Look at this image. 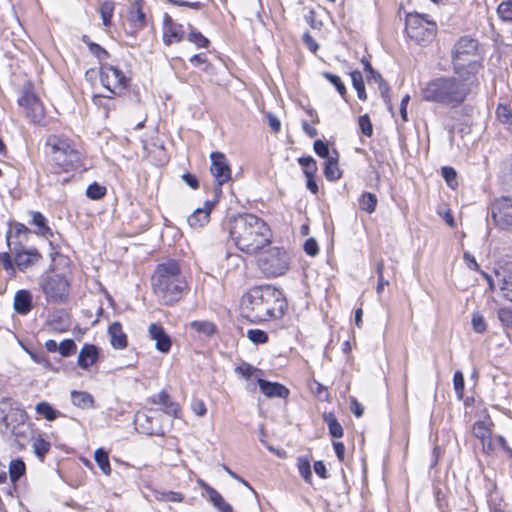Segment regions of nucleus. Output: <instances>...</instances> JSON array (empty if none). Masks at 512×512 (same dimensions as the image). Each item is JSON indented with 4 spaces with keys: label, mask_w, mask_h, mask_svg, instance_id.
<instances>
[{
    "label": "nucleus",
    "mask_w": 512,
    "mask_h": 512,
    "mask_svg": "<svg viewBox=\"0 0 512 512\" xmlns=\"http://www.w3.org/2000/svg\"><path fill=\"white\" fill-rule=\"evenodd\" d=\"M241 309L252 322L279 319L285 313L286 300L282 292L273 286H256L243 295Z\"/></svg>",
    "instance_id": "1"
},
{
    "label": "nucleus",
    "mask_w": 512,
    "mask_h": 512,
    "mask_svg": "<svg viewBox=\"0 0 512 512\" xmlns=\"http://www.w3.org/2000/svg\"><path fill=\"white\" fill-rule=\"evenodd\" d=\"M229 236L236 248L252 255L271 242L269 226L254 214H241L229 222Z\"/></svg>",
    "instance_id": "2"
},
{
    "label": "nucleus",
    "mask_w": 512,
    "mask_h": 512,
    "mask_svg": "<svg viewBox=\"0 0 512 512\" xmlns=\"http://www.w3.org/2000/svg\"><path fill=\"white\" fill-rule=\"evenodd\" d=\"M151 286L158 300L164 305L178 302L188 289L186 277L176 260H167L156 266L151 277Z\"/></svg>",
    "instance_id": "3"
},
{
    "label": "nucleus",
    "mask_w": 512,
    "mask_h": 512,
    "mask_svg": "<svg viewBox=\"0 0 512 512\" xmlns=\"http://www.w3.org/2000/svg\"><path fill=\"white\" fill-rule=\"evenodd\" d=\"M473 83L454 77H437L422 88L421 95L423 100L434 102L446 106L457 107L461 105L471 91Z\"/></svg>",
    "instance_id": "4"
},
{
    "label": "nucleus",
    "mask_w": 512,
    "mask_h": 512,
    "mask_svg": "<svg viewBox=\"0 0 512 512\" xmlns=\"http://www.w3.org/2000/svg\"><path fill=\"white\" fill-rule=\"evenodd\" d=\"M452 63L456 75L474 83L475 76L482 67L478 42L469 37L460 38L453 49Z\"/></svg>",
    "instance_id": "5"
},
{
    "label": "nucleus",
    "mask_w": 512,
    "mask_h": 512,
    "mask_svg": "<svg viewBox=\"0 0 512 512\" xmlns=\"http://www.w3.org/2000/svg\"><path fill=\"white\" fill-rule=\"evenodd\" d=\"M71 273L64 271L61 273L50 269L40 278V289L49 303H65L70 294Z\"/></svg>",
    "instance_id": "6"
},
{
    "label": "nucleus",
    "mask_w": 512,
    "mask_h": 512,
    "mask_svg": "<svg viewBox=\"0 0 512 512\" xmlns=\"http://www.w3.org/2000/svg\"><path fill=\"white\" fill-rule=\"evenodd\" d=\"M405 25L407 36L420 45L432 42L437 33V24L428 15L408 13Z\"/></svg>",
    "instance_id": "7"
},
{
    "label": "nucleus",
    "mask_w": 512,
    "mask_h": 512,
    "mask_svg": "<svg viewBox=\"0 0 512 512\" xmlns=\"http://www.w3.org/2000/svg\"><path fill=\"white\" fill-rule=\"evenodd\" d=\"M46 145L51 149L54 162L63 170L68 171L80 164V153L67 139L51 135L47 138Z\"/></svg>",
    "instance_id": "8"
},
{
    "label": "nucleus",
    "mask_w": 512,
    "mask_h": 512,
    "mask_svg": "<svg viewBox=\"0 0 512 512\" xmlns=\"http://www.w3.org/2000/svg\"><path fill=\"white\" fill-rule=\"evenodd\" d=\"M100 81L109 94L94 96L93 102L96 105H102L103 98L111 99L114 96L121 95L128 85V78L124 73L109 64L102 65L100 69Z\"/></svg>",
    "instance_id": "9"
},
{
    "label": "nucleus",
    "mask_w": 512,
    "mask_h": 512,
    "mask_svg": "<svg viewBox=\"0 0 512 512\" xmlns=\"http://www.w3.org/2000/svg\"><path fill=\"white\" fill-rule=\"evenodd\" d=\"M0 417H2L3 423L11 434L26 438L30 429L27 424V414L23 409L14 407L9 399L2 400L0 403Z\"/></svg>",
    "instance_id": "10"
},
{
    "label": "nucleus",
    "mask_w": 512,
    "mask_h": 512,
    "mask_svg": "<svg viewBox=\"0 0 512 512\" xmlns=\"http://www.w3.org/2000/svg\"><path fill=\"white\" fill-rule=\"evenodd\" d=\"M258 266L268 277L280 276L289 267L287 253L278 247H272L259 256Z\"/></svg>",
    "instance_id": "11"
},
{
    "label": "nucleus",
    "mask_w": 512,
    "mask_h": 512,
    "mask_svg": "<svg viewBox=\"0 0 512 512\" xmlns=\"http://www.w3.org/2000/svg\"><path fill=\"white\" fill-rule=\"evenodd\" d=\"M492 218L503 230L512 231V196H502L492 204Z\"/></svg>",
    "instance_id": "12"
},
{
    "label": "nucleus",
    "mask_w": 512,
    "mask_h": 512,
    "mask_svg": "<svg viewBox=\"0 0 512 512\" xmlns=\"http://www.w3.org/2000/svg\"><path fill=\"white\" fill-rule=\"evenodd\" d=\"M12 253L16 268L22 272H26L42 260L41 253L34 247L26 248L23 245H18L13 248Z\"/></svg>",
    "instance_id": "13"
},
{
    "label": "nucleus",
    "mask_w": 512,
    "mask_h": 512,
    "mask_svg": "<svg viewBox=\"0 0 512 512\" xmlns=\"http://www.w3.org/2000/svg\"><path fill=\"white\" fill-rule=\"evenodd\" d=\"M210 171L218 186H222L231 179V169L223 153L213 152L210 155Z\"/></svg>",
    "instance_id": "14"
},
{
    "label": "nucleus",
    "mask_w": 512,
    "mask_h": 512,
    "mask_svg": "<svg viewBox=\"0 0 512 512\" xmlns=\"http://www.w3.org/2000/svg\"><path fill=\"white\" fill-rule=\"evenodd\" d=\"M18 103L25 109L28 118L35 123L41 122L44 117V108L36 95L31 92H25L19 98Z\"/></svg>",
    "instance_id": "15"
},
{
    "label": "nucleus",
    "mask_w": 512,
    "mask_h": 512,
    "mask_svg": "<svg viewBox=\"0 0 512 512\" xmlns=\"http://www.w3.org/2000/svg\"><path fill=\"white\" fill-rule=\"evenodd\" d=\"M198 485L204 490L203 496L219 511L234 512L232 506L225 501L222 495L213 487L201 479L197 480Z\"/></svg>",
    "instance_id": "16"
},
{
    "label": "nucleus",
    "mask_w": 512,
    "mask_h": 512,
    "mask_svg": "<svg viewBox=\"0 0 512 512\" xmlns=\"http://www.w3.org/2000/svg\"><path fill=\"white\" fill-rule=\"evenodd\" d=\"M184 34L183 26L173 22L169 15H165L163 24V42L166 45L179 43L183 40Z\"/></svg>",
    "instance_id": "17"
},
{
    "label": "nucleus",
    "mask_w": 512,
    "mask_h": 512,
    "mask_svg": "<svg viewBox=\"0 0 512 512\" xmlns=\"http://www.w3.org/2000/svg\"><path fill=\"white\" fill-rule=\"evenodd\" d=\"M153 412H137L135 415V423L137 429L144 434H159L160 426L158 421L154 422Z\"/></svg>",
    "instance_id": "18"
},
{
    "label": "nucleus",
    "mask_w": 512,
    "mask_h": 512,
    "mask_svg": "<svg viewBox=\"0 0 512 512\" xmlns=\"http://www.w3.org/2000/svg\"><path fill=\"white\" fill-rule=\"evenodd\" d=\"M149 335L155 341L156 349L162 353L169 352L171 348V339L159 324L152 323L149 326Z\"/></svg>",
    "instance_id": "19"
},
{
    "label": "nucleus",
    "mask_w": 512,
    "mask_h": 512,
    "mask_svg": "<svg viewBox=\"0 0 512 512\" xmlns=\"http://www.w3.org/2000/svg\"><path fill=\"white\" fill-rule=\"evenodd\" d=\"M257 383L261 392L268 398H287L289 395V389L277 382H270L260 377L257 378Z\"/></svg>",
    "instance_id": "20"
},
{
    "label": "nucleus",
    "mask_w": 512,
    "mask_h": 512,
    "mask_svg": "<svg viewBox=\"0 0 512 512\" xmlns=\"http://www.w3.org/2000/svg\"><path fill=\"white\" fill-rule=\"evenodd\" d=\"M213 208V203L206 201L202 208H197L188 218L187 222L190 227L199 229L204 227L210 219V213Z\"/></svg>",
    "instance_id": "21"
},
{
    "label": "nucleus",
    "mask_w": 512,
    "mask_h": 512,
    "mask_svg": "<svg viewBox=\"0 0 512 512\" xmlns=\"http://www.w3.org/2000/svg\"><path fill=\"white\" fill-rule=\"evenodd\" d=\"M495 276L503 297L512 302V270L501 267L495 271Z\"/></svg>",
    "instance_id": "22"
},
{
    "label": "nucleus",
    "mask_w": 512,
    "mask_h": 512,
    "mask_svg": "<svg viewBox=\"0 0 512 512\" xmlns=\"http://www.w3.org/2000/svg\"><path fill=\"white\" fill-rule=\"evenodd\" d=\"M143 0H134L128 10V20L136 29H141L146 25V16L143 11Z\"/></svg>",
    "instance_id": "23"
},
{
    "label": "nucleus",
    "mask_w": 512,
    "mask_h": 512,
    "mask_svg": "<svg viewBox=\"0 0 512 512\" xmlns=\"http://www.w3.org/2000/svg\"><path fill=\"white\" fill-rule=\"evenodd\" d=\"M98 349L92 344H85L78 355L77 364L82 369H88L98 360Z\"/></svg>",
    "instance_id": "24"
},
{
    "label": "nucleus",
    "mask_w": 512,
    "mask_h": 512,
    "mask_svg": "<svg viewBox=\"0 0 512 512\" xmlns=\"http://www.w3.org/2000/svg\"><path fill=\"white\" fill-rule=\"evenodd\" d=\"M13 307L19 314L26 315L32 308V295L28 290H19L16 292L13 301Z\"/></svg>",
    "instance_id": "25"
},
{
    "label": "nucleus",
    "mask_w": 512,
    "mask_h": 512,
    "mask_svg": "<svg viewBox=\"0 0 512 512\" xmlns=\"http://www.w3.org/2000/svg\"><path fill=\"white\" fill-rule=\"evenodd\" d=\"M108 333L111 345L116 349H124L127 346V336L122 330L119 322H114L109 326Z\"/></svg>",
    "instance_id": "26"
},
{
    "label": "nucleus",
    "mask_w": 512,
    "mask_h": 512,
    "mask_svg": "<svg viewBox=\"0 0 512 512\" xmlns=\"http://www.w3.org/2000/svg\"><path fill=\"white\" fill-rule=\"evenodd\" d=\"M491 426L492 422L489 417H484L482 420L476 421L473 425V434L476 438L481 440L483 445H485L486 441L490 443Z\"/></svg>",
    "instance_id": "27"
},
{
    "label": "nucleus",
    "mask_w": 512,
    "mask_h": 512,
    "mask_svg": "<svg viewBox=\"0 0 512 512\" xmlns=\"http://www.w3.org/2000/svg\"><path fill=\"white\" fill-rule=\"evenodd\" d=\"M32 220L31 224L34 225L37 229L35 233L43 238L49 239L53 236V232L51 228L47 225V219L40 212L32 211L31 212Z\"/></svg>",
    "instance_id": "28"
},
{
    "label": "nucleus",
    "mask_w": 512,
    "mask_h": 512,
    "mask_svg": "<svg viewBox=\"0 0 512 512\" xmlns=\"http://www.w3.org/2000/svg\"><path fill=\"white\" fill-rule=\"evenodd\" d=\"M71 401L81 409H91L95 405L94 397L86 391H71Z\"/></svg>",
    "instance_id": "29"
},
{
    "label": "nucleus",
    "mask_w": 512,
    "mask_h": 512,
    "mask_svg": "<svg viewBox=\"0 0 512 512\" xmlns=\"http://www.w3.org/2000/svg\"><path fill=\"white\" fill-rule=\"evenodd\" d=\"M51 444L41 435L32 438V448L34 454L43 461L45 455L49 452Z\"/></svg>",
    "instance_id": "30"
},
{
    "label": "nucleus",
    "mask_w": 512,
    "mask_h": 512,
    "mask_svg": "<svg viewBox=\"0 0 512 512\" xmlns=\"http://www.w3.org/2000/svg\"><path fill=\"white\" fill-rule=\"evenodd\" d=\"M324 174L325 177L330 181H335L340 178L341 171L338 167L337 157H328V159L325 162Z\"/></svg>",
    "instance_id": "31"
},
{
    "label": "nucleus",
    "mask_w": 512,
    "mask_h": 512,
    "mask_svg": "<svg viewBox=\"0 0 512 512\" xmlns=\"http://www.w3.org/2000/svg\"><path fill=\"white\" fill-rule=\"evenodd\" d=\"M9 476L11 482L15 483L22 477L26 472V465L23 460L15 459L9 463Z\"/></svg>",
    "instance_id": "32"
},
{
    "label": "nucleus",
    "mask_w": 512,
    "mask_h": 512,
    "mask_svg": "<svg viewBox=\"0 0 512 512\" xmlns=\"http://www.w3.org/2000/svg\"><path fill=\"white\" fill-rule=\"evenodd\" d=\"M368 81L374 80L378 83V89L385 103H390L389 87L387 83L382 79L381 75L373 69V74L366 73Z\"/></svg>",
    "instance_id": "33"
},
{
    "label": "nucleus",
    "mask_w": 512,
    "mask_h": 512,
    "mask_svg": "<svg viewBox=\"0 0 512 512\" xmlns=\"http://www.w3.org/2000/svg\"><path fill=\"white\" fill-rule=\"evenodd\" d=\"M189 327L198 334H203L205 336H211L216 331L215 325L207 320L192 321L189 323Z\"/></svg>",
    "instance_id": "34"
},
{
    "label": "nucleus",
    "mask_w": 512,
    "mask_h": 512,
    "mask_svg": "<svg viewBox=\"0 0 512 512\" xmlns=\"http://www.w3.org/2000/svg\"><path fill=\"white\" fill-rule=\"evenodd\" d=\"M496 114L497 119L512 133V109L505 104H499Z\"/></svg>",
    "instance_id": "35"
},
{
    "label": "nucleus",
    "mask_w": 512,
    "mask_h": 512,
    "mask_svg": "<svg viewBox=\"0 0 512 512\" xmlns=\"http://www.w3.org/2000/svg\"><path fill=\"white\" fill-rule=\"evenodd\" d=\"M94 459L98 464L99 468L101 469V471L105 475H110L111 466L109 463L108 453L104 449L98 448L94 453Z\"/></svg>",
    "instance_id": "36"
},
{
    "label": "nucleus",
    "mask_w": 512,
    "mask_h": 512,
    "mask_svg": "<svg viewBox=\"0 0 512 512\" xmlns=\"http://www.w3.org/2000/svg\"><path fill=\"white\" fill-rule=\"evenodd\" d=\"M376 205H377L376 195H374L370 192H365L362 194V196L359 200V206L362 210L371 214L375 211Z\"/></svg>",
    "instance_id": "37"
},
{
    "label": "nucleus",
    "mask_w": 512,
    "mask_h": 512,
    "mask_svg": "<svg viewBox=\"0 0 512 512\" xmlns=\"http://www.w3.org/2000/svg\"><path fill=\"white\" fill-rule=\"evenodd\" d=\"M351 80L354 89L357 91L358 98L361 100H366L367 95L365 91L362 73L360 71H353L351 73Z\"/></svg>",
    "instance_id": "38"
},
{
    "label": "nucleus",
    "mask_w": 512,
    "mask_h": 512,
    "mask_svg": "<svg viewBox=\"0 0 512 512\" xmlns=\"http://www.w3.org/2000/svg\"><path fill=\"white\" fill-rule=\"evenodd\" d=\"M36 412L43 416L48 421H53L57 418L59 412L56 411L49 403L40 402L35 407Z\"/></svg>",
    "instance_id": "39"
},
{
    "label": "nucleus",
    "mask_w": 512,
    "mask_h": 512,
    "mask_svg": "<svg viewBox=\"0 0 512 512\" xmlns=\"http://www.w3.org/2000/svg\"><path fill=\"white\" fill-rule=\"evenodd\" d=\"M155 498L162 502H182L183 494L174 491H156Z\"/></svg>",
    "instance_id": "40"
},
{
    "label": "nucleus",
    "mask_w": 512,
    "mask_h": 512,
    "mask_svg": "<svg viewBox=\"0 0 512 512\" xmlns=\"http://www.w3.org/2000/svg\"><path fill=\"white\" fill-rule=\"evenodd\" d=\"M325 421L328 424L329 433L334 438H341L343 436V429L340 423L336 420V418L332 415H325Z\"/></svg>",
    "instance_id": "41"
},
{
    "label": "nucleus",
    "mask_w": 512,
    "mask_h": 512,
    "mask_svg": "<svg viewBox=\"0 0 512 512\" xmlns=\"http://www.w3.org/2000/svg\"><path fill=\"white\" fill-rule=\"evenodd\" d=\"M114 4L111 1H106L100 6V15L102 23L105 27L111 24V18L113 16Z\"/></svg>",
    "instance_id": "42"
},
{
    "label": "nucleus",
    "mask_w": 512,
    "mask_h": 512,
    "mask_svg": "<svg viewBox=\"0 0 512 512\" xmlns=\"http://www.w3.org/2000/svg\"><path fill=\"white\" fill-rule=\"evenodd\" d=\"M0 263L3 265L5 271L9 274L10 277H14L16 275V265L14 262V257L7 253H0Z\"/></svg>",
    "instance_id": "43"
},
{
    "label": "nucleus",
    "mask_w": 512,
    "mask_h": 512,
    "mask_svg": "<svg viewBox=\"0 0 512 512\" xmlns=\"http://www.w3.org/2000/svg\"><path fill=\"white\" fill-rule=\"evenodd\" d=\"M247 338L254 344H264L268 341V335L261 329H249L246 333Z\"/></svg>",
    "instance_id": "44"
},
{
    "label": "nucleus",
    "mask_w": 512,
    "mask_h": 512,
    "mask_svg": "<svg viewBox=\"0 0 512 512\" xmlns=\"http://www.w3.org/2000/svg\"><path fill=\"white\" fill-rule=\"evenodd\" d=\"M298 163L302 166L305 176H314L317 171V166L312 157H300Z\"/></svg>",
    "instance_id": "45"
},
{
    "label": "nucleus",
    "mask_w": 512,
    "mask_h": 512,
    "mask_svg": "<svg viewBox=\"0 0 512 512\" xmlns=\"http://www.w3.org/2000/svg\"><path fill=\"white\" fill-rule=\"evenodd\" d=\"M235 371L242 377L248 379L256 376L258 378V374L261 373L260 370L251 366L250 364L243 363L240 366L236 367Z\"/></svg>",
    "instance_id": "46"
},
{
    "label": "nucleus",
    "mask_w": 512,
    "mask_h": 512,
    "mask_svg": "<svg viewBox=\"0 0 512 512\" xmlns=\"http://www.w3.org/2000/svg\"><path fill=\"white\" fill-rule=\"evenodd\" d=\"M188 40L198 48H205L209 45V40L200 32L192 29L188 34Z\"/></svg>",
    "instance_id": "47"
},
{
    "label": "nucleus",
    "mask_w": 512,
    "mask_h": 512,
    "mask_svg": "<svg viewBox=\"0 0 512 512\" xmlns=\"http://www.w3.org/2000/svg\"><path fill=\"white\" fill-rule=\"evenodd\" d=\"M106 194V188L97 183L90 184L86 190L88 198L97 200L102 198Z\"/></svg>",
    "instance_id": "48"
},
{
    "label": "nucleus",
    "mask_w": 512,
    "mask_h": 512,
    "mask_svg": "<svg viewBox=\"0 0 512 512\" xmlns=\"http://www.w3.org/2000/svg\"><path fill=\"white\" fill-rule=\"evenodd\" d=\"M323 76L331 83L335 86V88L337 89V91L339 92V94L342 96V97H345L346 95V87L344 85V83L342 82V80L340 79L339 76L337 75H334L332 73H329V72H324L323 73Z\"/></svg>",
    "instance_id": "49"
},
{
    "label": "nucleus",
    "mask_w": 512,
    "mask_h": 512,
    "mask_svg": "<svg viewBox=\"0 0 512 512\" xmlns=\"http://www.w3.org/2000/svg\"><path fill=\"white\" fill-rule=\"evenodd\" d=\"M77 346L72 339H66L59 344L58 352L63 357H68L76 352Z\"/></svg>",
    "instance_id": "50"
},
{
    "label": "nucleus",
    "mask_w": 512,
    "mask_h": 512,
    "mask_svg": "<svg viewBox=\"0 0 512 512\" xmlns=\"http://www.w3.org/2000/svg\"><path fill=\"white\" fill-rule=\"evenodd\" d=\"M471 324L473 330L476 333H484L486 331L487 325L484 317L479 312H474L472 315Z\"/></svg>",
    "instance_id": "51"
},
{
    "label": "nucleus",
    "mask_w": 512,
    "mask_h": 512,
    "mask_svg": "<svg viewBox=\"0 0 512 512\" xmlns=\"http://www.w3.org/2000/svg\"><path fill=\"white\" fill-rule=\"evenodd\" d=\"M358 125H359V128H360L361 132L365 136H367V137H371L372 136V134H373V126H372L371 120H370V118H369V116L367 114L362 115V116L359 117Z\"/></svg>",
    "instance_id": "52"
},
{
    "label": "nucleus",
    "mask_w": 512,
    "mask_h": 512,
    "mask_svg": "<svg viewBox=\"0 0 512 512\" xmlns=\"http://www.w3.org/2000/svg\"><path fill=\"white\" fill-rule=\"evenodd\" d=\"M498 15L504 21L512 20V1L502 2L497 9Z\"/></svg>",
    "instance_id": "53"
},
{
    "label": "nucleus",
    "mask_w": 512,
    "mask_h": 512,
    "mask_svg": "<svg viewBox=\"0 0 512 512\" xmlns=\"http://www.w3.org/2000/svg\"><path fill=\"white\" fill-rule=\"evenodd\" d=\"M314 151L319 157L325 158L326 160L328 159V157H332V155L330 154L328 145L321 140L315 141Z\"/></svg>",
    "instance_id": "54"
},
{
    "label": "nucleus",
    "mask_w": 512,
    "mask_h": 512,
    "mask_svg": "<svg viewBox=\"0 0 512 512\" xmlns=\"http://www.w3.org/2000/svg\"><path fill=\"white\" fill-rule=\"evenodd\" d=\"M498 318L503 325L512 327V308L499 309Z\"/></svg>",
    "instance_id": "55"
},
{
    "label": "nucleus",
    "mask_w": 512,
    "mask_h": 512,
    "mask_svg": "<svg viewBox=\"0 0 512 512\" xmlns=\"http://www.w3.org/2000/svg\"><path fill=\"white\" fill-rule=\"evenodd\" d=\"M298 469L301 476L307 481L310 482L311 480V467L307 460L300 459L298 462Z\"/></svg>",
    "instance_id": "56"
},
{
    "label": "nucleus",
    "mask_w": 512,
    "mask_h": 512,
    "mask_svg": "<svg viewBox=\"0 0 512 512\" xmlns=\"http://www.w3.org/2000/svg\"><path fill=\"white\" fill-rule=\"evenodd\" d=\"M454 388L457 395L461 398L464 391V377L460 371H456L453 377Z\"/></svg>",
    "instance_id": "57"
},
{
    "label": "nucleus",
    "mask_w": 512,
    "mask_h": 512,
    "mask_svg": "<svg viewBox=\"0 0 512 512\" xmlns=\"http://www.w3.org/2000/svg\"><path fill=\"white\" fill-rule=\"evenodd\" d=\"M161 407L164 413L173 417L179 416L180 407L177 403L170 400L169 402L161 405Z\"/></svg>",
    "instance_id": "58"
},
{
    "label": "nucleus",
    "mask_w": 512,
    "mask_h": 512,
    "mask_svg": "<svg viewBox=\"0 0 512 512\" xmlns=\"http://www.w3.org/2000/svg\"><path fill=\"white\" fill-rule=\"evenodd\" d=\"M438 214L444 219V221L449 225L450 227L455 226V221L453 218V215L451 214V211L445 206H440L437 210Z\"/></svg>",
    "instance_id": "59"
},
{
    "label": "nucleus",
    "mask_w": 512,
    "mask_h": 512,
    "mask_svg": "<svg viewBox=\"0 0 512 512\" xmlns=\"http://www.w3.org/2000/svg\"><path fill=\"white\" fill-rule=\"evenodd\" d=\"M442 175L450 187H454L456 184V172L453 168L443 167Z\"/></svg>",
    "instance_id": "60"
},
{
    "label": "nucleus",
    "mask_w": 512,
    "mask_h": 512,
    "mask_svg": "<svg viewBox=\"0 0 512 512\" xmlns=\"http://www.w3.org/2000/svg\"><path fill=\"white\" fill-rule=\"evenodd\" d=\"M318 244L316 242V240L310 238L308 240H306L305 244H304V251L310 255V256H315L317 253H318Z\"/></svg>",
    "instance_id": "61"
},
{
    "label": "nucleus",
    "mask_w": 512,
    "mask_h": 512,
    "mask_svg": "<svg viewBox=\"0 0 512 512\" xmlns=\"http://www.w3.org/2000/svg\"><path fill=\"white\" fill-rule=\"evenodd\" d=\"M463 258L469 269L474 271H480V267L473 255H471L469 252H464Z\"/></svg>",
    "instance_id": "62"
},
{
    "label": "nucleus",
    "mask_w": 512,
    "mask_h": 512,
    "mask_svg": "<svg viewBox=\"0 0 512 512\" xmlns=\"http://www.w3.org/2000/svg\"><path fill=\"white\" fill-rule=\"evenodd\" d=\"M192 410L197 416H204L207 411L206 406L202 400L193 401Z\"/></svg>",
    "instance_id": "63"
},
{
    "label": "nucleus",
    "mask_w": 512,
    "mask_h": 512,
    "mask_svg": "<svg viewBox=\"0 0 512 512\" xmlns=\"http://www.w3.org/2000/svg\"><path fill=\"white\" fill-rule=\"evenodd\" d=\"M182 179L192 189H196L199 186L197 178L190 173H184Z\"/></svg>",
    "instance_id": "64"
}]
</instances>
